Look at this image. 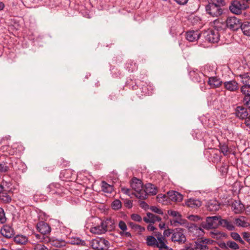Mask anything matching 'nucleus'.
<instances>
[{
  "label": "nucleus",
  "instance_id": "nucleus-13",
  "mask_svg": "<svg viewBox=\"0 0 250 250\" xmlns=\"http://www.w3.org/2000/svg\"><path fill=\"white\" fill-rule=\"evenodd\" d=\"M130 186L135 191L134 193L135 196L139 198L138 195H141L142 191L144 190L141 181L136 178H133L130 182Z\"/></svg>",
  "mask_w": 250,
  "mask_h": 250
},
{
  "label": "nucleus",
  "instance_id": "nucleus-19",
  "mask_svg": "<svg viewBox=\"0 0 250 250\" xmlns=\"http://www.w3.org/2000/svg\"><path fill=\"white\" fill-rule=\"evenodd\" d=\"M0 233L6 238H10L14 235V230L9 226L4 225L0 229Z\"/></svg>",
  "mask_w": 250,
  "mask_h": 250
},
{
  "label": "nucleus",
  "instance_id": "nucleus-64",
  "mask_svg": "<svg viewBox=\"0 0 250 250\" xmlns=\"http://www.w3.org/2000/svg\"><path fill=\"white\" fill-rule=\"evenodd\" d=\"M246 212L247 214H250V205L247 207Z\"/></svg>",
  "mask_w": 250,
  "mask_h": 250
},
{
  "label": "nucleus",
  "instance_id": "nucleus-36",
  "mask_svg": "<svg viewBox=\"0 0 250 250\" xmlns=\"http://www.w3.org/2000/svg\"><path fill=\"white\" fill-rule=\"evenodd\" d=\"M125 67L129 72H132L136 70L138 66L135 62L130 61L126 63Z\"/></svg>",
  "mask_w": 250,
  "mask_h": 250
},
{
  "label": "nucleus",
  "instance_id": "nucleus-2",
  "mask_svg": "<svg viewBox=\"0 0 250 250\" xmlns=\"http://www.w3.org/2000/svg\"><path fill=\"white\" fill-rule=\"evenodd\" d=\"M114 228V223L111 219H109L102 221L100 225L91 228L90 231L92 233L101 234L108 230H111Z\"/></svg>",
  "mask_w": 250,
  "mask_h": 250
},
{
  "label": "nucleus",
  "instance_id": "nucleus-50",
  "mask_svg": "<svg viewBox=\"0 0 250 250\" xmlns=\"http://www.w3.org/2000/svg\"><path fill=\"white\" fill-rule=\"evenodd\" d=\"M130 225H131L132 228L136 229H138L140 232H143L145 230V228L143 227H142L140 225L133 224V223H131Z\"/></svg>",
  "mask_w": 250,
  "mask_h": 250
},
{
  "label": "nucleus",
  "instance_id": "nucleus-56",
  "mask_svg": "<svg viewBox=\"0 0 250 250\" xmlns=\"http://www.w3.org/2000/svg\"><path fill=\"white\" fill-rule=\"evenodd\" d=\"M121 191L125 194L127 195H129V196L130 195V193H131V190L129 188H126L125 187H122Z\"/></svg>",
  "mask_w": 250,
  "mask_h": 250
},
{
  "label": "nucleus",
  "instance_id": "nucleus-11",
  "mask_svg": "<svg viewBox=\"0 0 250 250\" xmlns=\"http://www.w3.org/2000/svg\"><path fill=\"white\" fill-rule=\"evenodd\" d=\"M219 33L218 29H209L205 33L206 41L210 42H217L219 40Z\"/></svg>",
  "mask_w": 250,
  "mask_h": 250
},
{
  "label": "nucleus",
  "instance_id": "nucleus-10",
  "mask_svg": "<svg viewBox=\"0 0 250 250\" xmlns=\"http://www.w3.org/2000/svg\"><path fill=\"white\" fill-rule=\"evenodd\" d=\"M241 20L236 17H229L226 20V25L228 28L233 31H236L241 28Z\"/></svg>",
  "mask_w": 250,
  "mask_h": 250
},
{
  "label": "nucleus",
  "instance_id": "nucleus-9",
  "mask_svg": "<svg viewBox=\"0 0 250 250\" xmlns=\"http://www.w3.org/2000/svg\"><path fill=\"white\" fill-rule=\"evenodd\" d=\"M249 7L247 3H242L240 1L234 0L229 6L230 11L235 14H240L242 12V10H245Z\"/></svg>",
  "mask_w": 250,
  "mask_h": 250
},
{
  "label": "nucleus",
  "instance_id": "nucleus-23",
  "mask_svg": "<svg viewBox=\"0 0 250 250\" xmlns=\"http://www.w3.org/2000/svg\"><path fill=\"white\" fill-rule=\"evenodd\" d=\"M234 223L237 227H241L243 228H246L250 226V223L248 221V219L243 216H240L239 218H235L234 221Z\"/></svg>",
  "mask_w": 250,
  "mask_h": 250
},
{
  "label": "nucleus",
  "instance_id": "nucleus-30",
  "mask_svg": "<svg viewBox=\"0 0 250 250\" xmlns=\"http://www.w3.org/2000/svg\"><path fill=\"white\" fill-rule=\"evenodd\" d=\"M14 242L18 245H25L28 241V238L23 235H17L14 238Z\"/></svg>",
  "mask_w": 250,
  "mask_h": 250
},
{
  "label": "nucleus",
  "instance_id": "nucleus-35",
  "mask_svg": "<svg viewBox=\"0 0 250 250\" xmlns=\"http://www.w3.org/2000/svg\"><path fill=\"white\" fill-rule=\"evenodd\" d=\"M238 77L241 80V82L243 85H250V77L248 73H244L240 74Z\"/></svg>",
  "mask_w": 250,
  "mask_h": 250
},
{
  "label": "nucleus",
  "instance_id": "nucleus-44",
  "mask_svg": "<svg viewBox=\"0 0 250 250\" xmlns=\"http://www.w3.org/2000/svg\"><path fill=\"white\" fill-rule=\"evenodd\" d=\"M6 221V218L5 217L4 209L2 208H0V223L4 224Z\"/></svg>",
  "mask_w": 250,
  "mask_h": 250
},
{
  "label": "nucleus",
  "instance_id": "nucleus-31",
  "mask_svg": "<svg viewBox=\"0 0 250 250\" xmlns=\"http://www.w3.org/2000/svg\"><path fill=\"white\" fill-rule=\"evenodd\" d=\"M241 29L243 34L250 37V22L245 21L241 24Z\"/></svg>",
  "mask_w": 250,
  "mask_h": 250
},
{
  "label": "nucleus",
  "instance_id": "nucleus-57",
  "mask_svg": "<svg viewBox=\"0 0 250 250\" xmlns=\"http://www.w3.org/2000/svg\"><path fill=\"white\" fill-rule=\"evenodd\" d=\"M244 103L249 108H250V96L244 97Z\"/></svg>",
  "mask_w": 250,
  "mask_h": 250
},
{
  "label": "nucleus",
  "instance_id": "nucleus-25",
  "mask_svg": "<svg viewBox=\"0 0 250 250\" xmlns=\"http://www.w3.org/2000/svg\"><path fill=\"white\" fill-rule=\"evenodd\" d=\"M48 242L55 247L61 248L66 245V242L62 239H58L54 237L49 238Z\"/></svg>",
  "mask_w": 250,
  "mask_h": 250
},
{
  "label": "nucleus",
  "instance_id": "nucleus-53",
  "mask_svg": "<svg viewBox=\"0 0 250 250\" xmlns=\"http://www.w3.org/2000/svg\"><path fill=\"white\" fill-rule=\"evenodd\" d=\"M167 196L162 194H159L157 197L158 201L161 202H164L165 200H167Z\"/></svg>",
  "mask_w": 250,
  "mask_h": 250
},
{
  "label": "nucleus",
  "instance_id": "nucleus-49",
  "mask_svg": "<svg viewBox=\"0 0 250 250\" xmlns=\"http://www.w3.org/2000/svg\"><path fill=\"white\" fill-rule=\"evenodd\" d=\"M243 237L244 240L246 241L250 244V233L248 232H243Z\"/></svg>",
  "mask_w": 250,
  "mask_h": 250
},
{
  "label": "nucleus",
  "instance_id": "nucleus-33",
  "mask_svg": "<svg viewBox=\"0 0 250 250\" xmlns=\"http://www.w3.org/2000/svg\"><path fill=\"white\" fill-rule=\"evenodd\" d=\"M102 189L104 193H111L114 190V188L112 185L107 184L104 181L102 182Z\"/></svg>",
  "mask_w": 250,
  "mask_h": 250
},
{
  "label": "nucleus",
  "instance_id": "nucleus-15",
  "mask_svg": "<svg viewBox=\"0 0 250 250\" xmlns=\"http://www.w3.org/2000/svg\"><path fill=\"white\" fill-rule=\"evenodd\" d=\"M224 88L230 92H236L239 89L238 83L235 80L226 81L223 83Z\"/></svg>",
  "mask_w": 250,
  "mask_h": 250
},
{
  "label": "nucleus",
  "instance_id": "nucleus-1",
  "mask_svg": "<svg viewBox=\"0 0 250 250\" xmlns=\"http://www.w3.org/2000/svg\"><path fill=\"white\" fill-rule=\"evenodd\" d=\"M208 2L206 6L208 14L212 17H218L222 15L223 10L221 6L225 4L224 0H208Z\"/></svg>",
  "mask_w": 250,
  "mask_h": 250
},
{
  "label": "nucleus",
  "instance_id": "nucleus-17",
  "mask_svg": "<svg viewBox=\"0 0 250 250\" xmlns=\"http://www.w3.org/2000/svg\"><path fill=\"white\" fill-rule=\"evenodd\" d=\"M200 35L201 33L198 30L188 31L186 34L187 40L190 42L197 41L199 39Z\"/></svg>",
  "mask_w": 250,
  "mask_h": 250
},
{
  "label": "nucleus",
  "instance_id": "nucleus-20",
  "mask_svg": "<svg viewBox=\"0 0 250 250\" xmlns=\"http://www.w3.org/2000/svg\"><path fill=\"white\" fill-rule=\"evenodd\" d=\"M208 83L211 88H216L219 87L223 82L217 77H210L208 78Z\"/></svg>",
  "mask_w": 250,
  "mask_h": 250
},
{
  "label": "nucleus",
  "instance_id": "nucleus-59",
  "mask_svg": "<svg viewBox=\"0 0 250 250\" xmlns=\"http://www.w3.org/2000/svg\"><path fill=\"white\" fill-rule=\"evenodd\" d=\"M176 2L180 5L186 4L188 0H174Z\"/></svg>",
  "mask_w": 250,
  "mask_h": 250
},
{
  "label": "nucleus",
  "instance_id": "nucleus-24",
  "mask_svg": "<svg viewBox=\"0 0 250 250\" xmlns=\"http://www.w3.org/2000/svg\"><path fill=\"white\" fill-rule=\"evenodd\" d=\"M192 80L195 83H200L203 81L204 74L198 71H192L189 73Z\"/></svg>",
  "mask_w": 250,
  "mask_h": 250
},
{
  "label": "nucleus",
  "instance_id": "nucleus-18",
  "mask_svg": "<svg viewBox=\"0 0 250 250\" xmlns=\"http://www.w3.org/2000/svg\"><path fill=\"white\" fill-rule=\"evenodd\" d=\"M202 204L201 201L194 198H189L185 201L186 206L192 208H197L200 207Z\"/></svg>",
  "mask_w": 250,
  "mask_h": 250
},
{
  "label": "nucleus",
  "instance_id": "nucleus-8",
  "mask_svg": "<svg viewBox=\"0 0 250 250\" xmlns=\"http://www.w3.org/2000/svg\"><path fill=\"white\" fill-rule=\"evenodd\" d=\"M91 245L94 250H105L108 248L109 243L104 239L97 238L92 240Z\"/></svg>",
  "mask_w": 250,
  "mask_h": 250
},
{
  "label": "nucleus",
  "instance_id": "nucleus-39",
  "mask_svg": "<svg viewBox=\"0 0 250 250\" xmlns=\"http://www.w3.org/2000/svg\"><path fill=\"white\" fill-rule=\"evenodd\" d=\"M62 177L64 178V180H69L72 175V172L71 169H65L61 173Z\"/></svg>",
  "mask_w": 250,
  "mask_h": 250
},
{
  "label": "nucleus",
  "instance_id": "nucleus-48",
  "mask_svg": "<svg viewBox=\"0 0 250 250\" xmlns=\"http://www.w3.org/2000/svg\"><path fill=\"white\" fill-rule=\"evenodd\" d=\"M131 218L137 222H141L142 220L141 216L137 214H132L131 216Z\"/></svg>",
  "mask_w": 250,
  "mask_h": 250
},
{
  "label": "nucleus",
  "instance_id": "nucleus-62",
  "mask_svg": "<svg viewBox=\"0 0 250 250\" xmlns=\"http://www.w3.org/2000/svg\"><path fill=\"white\" fill-rule=\"evenodd\" d=\"M147 229L150 231H153L156 229V228L152 224H149L147 226Z\"/></svg>",
  "mask_w": 250,
  "mask_h": 250
},
{
  "label": "nucleus",
  "instance_id": "nucleus-40",
  "mask_svg": "<svg viewBox=\"0 0 250 250\" xmlns=\"http://www.w3.org/2000/svg\"><path fill=\"white\" fill-rule=\"evenodd\" d=\"M0 199L4 203H9L11 200V197L7 193L2 191L0 193Z\"/></svg>",
  "mask_w": 250,
  "mask_h": 250
},
{
  "label": "nucleus",
  "instance_id": "nucleus-41",
  "mask_svg": "<svg viewBox=\"0 0 250 250\" xmlns=\"http://www.w3.org/2000/svg\"><path fill=\"white\" fill-rule=\"evenodd\" d=\"M220 149L221 152L224 154V155H228L230 153V150L228 146L226 144L221 145L220 146Z\"/></svg>",
  "mask_w": 250,
  "mask_h": 250
},
{
  "label": "nucleus",
  "instance_id": "nucleus-60",
  "mask_svg": "<svg viewBox=\"0 0 250 250\" xmlns=\"http://www.w3.org/2000/svg\"><path fill=\"white\" fill-rule=\"evenodd\" d=\"M245 123L247 126L250 128V116L245 118Z\"/></svg>",
  "mask_w": 250,
  "mask_h": 250
},
{
  "label": "nucleus",
  "instance_id": "nucleus-28",
  "mask_svg": "<svg viewBox=\"0 0 250 250\" xmlns=\"http://www.w3.org/2000/svg\"><path fill=\"white\" fill-rule=\"evenodd\" d=\"M167 213L169 215L175 218V220H173V224L175 226L176 225V223L182 224L181 215L179 212L173 210H169L167 211Z\"/></svg>",
  "mask_w": 250,
  "mask_h": 250
},
{
  "label": "nucleus",
  "instance_id": "nucleus-6",
  "mask_svg": "<svg viewBox=\"0 0 250 250\" xmlns=\"http://www.w3.org/2000/svg\"><path fill=\"white\" fill-rule=\"evenodd\" d=\"M171 241L179 244H184L186 238L184 234V230L181 228H177L173 230L171 238Z\"/></svg>",
  "mask_w": 250,
  "mask_h": 250
},
{
  "label": "nucleus",
  "instance_id": "nucleus-58",
  "mask_svg": "<svg viewBox=\"0 0 250 250\" xmlns=\"http://www.w3.org/2000/svg\"><path fill=\"white\" fill-rule=\"evenodd\" d=\"M231 236L233 239L235 240L236 241H237L238 240H239L240 239V235L236 232L231 233Z\"/></svg>",
  "mask_w": 250,
  "mask_h": 250
},
{
  "label": "nucleus",
  "instance_id": "nucleus-51",
  "mask_svg": "<svg viewBox=\"0 0 250 250\" xmlns=\"http://www.w3.org/2000/svg\"><path fill=\"white\" fill-rule=\"evenodd\" d=\"M9 167L5 164H0V172H5L8 171Z\"/></svg>",
  "mask_w": 250,
  "mask_h": 250
},
{
  "label": "nucleus",
  "instance_id": "nucleus-34",
  "mask_svg": "<svg viewBox=\"0 0 250 250\" xmlns=\"http://www.w3.org/2000/svg\"><path fill=\"white\" fill-rule=\"evenodd\" d=\"M220 225L226 228L229 230H232L234 229L235 228L232 222L229 221L226 219H221Z\"/></svg>",
  "mask_w": 250,
  "mask_h": 250
},
{
  "label": "nucleus",
  "instance_id": "nucleus-16",
  "mask_svg": "<svg viewBox=\"0 0 250 250\" xmlns=\"http://www.w3.org/2000/svg\"><path fill=\"white\" fill-rule=\"evenodd\" d=\"M37 229L39 232L43 235L49 234L51 230L49 225L43 221H41L37 223Z\"/></svg>",
  "mask_w": 250,
  "mask_h": 250
},
{
  "label": "nucleus",
  "instance_id": "nucleus-55",
  "mask_svg": "<svg viewBox=\"0 0 250 250\" xmlns=\"http://www.w3.org/2000/svg\"><path fill=\"white\" fill-rule=\"evenodd\" d=\"M190 220L193 221H198L201 219V217L198 215H191L188 217Z\"/></svg>",
  "mask_w": 250,
  "mask_h": 250
},
{
  "label": "nucleus",
  "instance_id": "nucleus-22",
  "mask_svg": "<svg viewBox=\"0 0 250 250\" xmlns=\"http://www.w3.org/2000/svg\"><path fill=\"white\" fill-rule=\"evenodd\" d=\"M232 209L236 214L242 212L245 210L244 205L240 201H234L232 204Z\"/></svg>",
  "mask_w": 250,
  "mask_h": 250
},
{
  "label": "nucleus",
  "instance_id": "nucleus-63",
  "mask_svg": "<svg viewBox=\"0 0 250 250\" xmlns=\"http://www.w3.org/2000/svg\"><path fill=\"white\" fill-rule=\"evenodd\" d=\"M146 89L148 91V94H147V95H149L152 93L153 88L151 85L148 84V86L147 87Z\"/></svg>",
  "mask_w": 250,
  "mask_h": 250
},
{
  "label": "nucleus",
  "instance_id": "nucleus-61",
  "mask_svg": "<svg viewBox=\"0 0 250 250\" xmlns=\"http://www.w3.org/2000/svg\"><path fill=\"white\" fill-rule=\"evenodd\" d=\"M210 233L211 234L212 237L214 238H217L218 236H219L220 235V232L218 231H216L215 232H211Z\"/></svg>",
  "mask_w": 250,
  "mask_h": 250
},
{
  "label": "nucleus",
  "instance_id": "nucleus-5",
  "mask_svg": "<svg viewBox=\"0 0 250 250\" xmlns=\"http://www.w3.org/2000/svg\"><path fill=\"white\" fill-rule=\"evenodd\" d=\"M212 241L209 239L201 238L195 242L193 248L190 247H186L183 250H206L208 249V245L211 244Z\"/></svg>",
  "mask_w": 250,
  "mask_h": 250
},
{
  "label": "nucleus",
  "instance_id": "nucleus-43",
  "mask_svg": "<svg viewBox=\"0 0 250 250\" xmlns=\"http://www.w3.org/2000/svg\"><path fill=\"white\" fill-rule=\"evenodd\" d=\"M121 207L122 203L119 200H115L112 203V208L114 209H118L120 208Z\"/></svg>",
  "mask_w": 250,
  "mask_h": 250
},
{
  "label": "nucleus",
  "instance_id": "nucleus-27",
  "mask_svg": "<svg viewBox=\"0 0 250 250\" xmlns=\"http://www.w3.org/2000/svg\"><path fill=\"white\" fill-rule=\"evenodd\" d=\"M236 116L241 119H245L248 115L247 110L245 107L239 106L235 109Z\"/></svg>",
  "mask_w": 250,
  "mask_h": 250
},
{
  "label": "nucleus",
  "instance_id": "nucleus-21",
  "mask_svg": "<svg viewBox=\"0 0 250 250\" xmlns=\"http://www.w3.org/2000/svg\"><path fill=\"white\" fill-rule=\"evenodd\" d=\"M143 220L146 223H154L156 222H159L161 220V218L153 213L148 212L146 216L143 218Z\"/></svg>",
  "mask_w": 250,
  "mask_h": 250
},
{
  "label": "nucleus",
  "instance_id": "nucleus-3",
  "mask_svg": "<svg viewBox=\"0 0 250 250\" xmlns=\"http://www.w3.org/2000/svg\"><path fill=\"white\" fill-rule=\"evenodd\" d=\"M221 219L220 216H217L207 217L206 221L202 222L201 226L208 230L215 229L220 225Z\"/></svg>",
  "mask_w": 250,
  "mask_h": 250
},
{
  "label": "nucleus",
  "instance_id": "nucleus-52",
  "mask_svg": "<svg viewBox=\"0 0 250 250\" xmlns=\"http://www.w3.org/2000/svg\"><path fill=\"white\" fill-rule=\"evenodd\" d=\"M174 229H167L164 230L163 233V237L166 238V237H168L170 234L172 235L173 231Z\"/></svg>",
  "mask_w": 250,
  "mask_h": 250
},
{
  "label": "nucleus",
  "instance_id": "nucleus-46",
  "mask_svg": "<svg viewBox=\"0 0 250 250\" xmlns=\"http://www.w3.org/2000/svg\"><path fill=\"white\" fill-rule=\"evenodd\" d=\"M72 243L74 245H81L85 246V242L84 241L81 240L79 238H75L72 240Z\"/></svg>",
  "mask_w": 250,
  "mask_h": 250
},
{
  "label": "nucleus",
  "instance_id": "nucleus-26",
  "mask_svg": "<svg viewBox=\"0 0 250 250\" xmlns=\"http://www.w3.org/2000/svg\"><path fill=\"white\" fill-rule=\"evenodd\" d=\"M168 195L169 199L174 202H180L183 199V196L181 194L175 191L168 192Z\"/></svg>",
  "mask_w": 250,
  "mask_h": 250
},
{
  "label": "nucleus",
  "instance_id": "nucleus-37",
  "mask_svg": "<svg viewBox=\"0 0 250 250\" xmlns=\"http://www.w3.org/2000/svg\"><path fill=\"white\" fill-rule=\"evenodd\" d=\"M241 92L244 97L250 96V85H243L240 89Z\"/></svg>",
  "mask_w": 250,
  "mask_h": 250
},
{
  "label": "nucleus",
  "instance_id": "nucleus-7",
  "mask_svg": "<svg viewBox=\"0 0 250 250\" xmlns=\"http://www.w3.org/2000/svg\"><path fill=\"white\" fill-rule=\"evenodd\" d=\"M158 192L157 188L154 185L148 183L146 184L145 189L142 191L141 195H138L139 199L141 200L146 199L148 194L156 195Z\"/></svg>",
  "mask_w": 250,
  "mask_h": 250
},
{
  "label": "nucleus",
  "instance_id": "nucleus-54",
  "mask_svg": "<svg viewBox=\"0 0 250 250\" xmlns=\"http://www.w3.org/2000/svg\"><path fill=\"white\" fill-rule=\"evenodd\" d=\"M151 209L152 211H153L155 213H158L159 214H163V212L162 210L156 207H152L151 208Z\"/></svg>",
  "mask_w": 250,
  "mask_h": 250
},
{
  "label": "nucleus",
  "instance_id": "nucleus-14",
  "mask_svg": "<svg viewBox=\"0 0 250 250\" xmlns=\"http://www.w3.org/2000/svg\"><path fill=\"white\" fill-rule=\"evenodd\" d=\"M188 229L190 235L195 237L202 236L204 234V231L202 228L195 224H191Z\"/></svg>",
  "mask_w": 250,
  "mask_h": 250
},
{
  "label": "nucleus",
  "instance_id": "nucleus-32",
  "mask_svg": "<svg viewBox=\"0 0 250 250\" xmlns=\"http://www.w3.org/2000/svg\"><path fill=\"white\" fill-rule=\"evenodd\" d=\"M157 248H158L159 250H173L167 246V241L164 237L162 240H160L159 246Z\"/></svg>",
  "mask_w": 250,
  "mask_h": 250
},
{
  "label": "nucleus",
  "instance_id": "nucleus-38",
  "mask_svg": "<svg viewBox=\"0 0 250 250\" xmlns=\"http://www.w3.org/2000/svg\"><path fill=\"white\" fill-rule=\"evenodd\" d=\"M119 227L123 231V233L125 234L126 236H130V233L128 232H126L127 229V226L125 222L121 221L119 223Z\"/></svg>",
  "mask_w": 250,
  "mask_h": 250
},
{
  "label": "nucleus",
  "instance_id": "nucleus-45",
  "mask_svg": "<svg viewBox=\"0 0 250 250\" xmlns=\"http://www.w3.org/2000/svg\"><path fill=\"white\" fill-rule=\"evenodd\" d=\"M227 245L229 248L237 250L239 248L238 245L234 241H229L227 242Z\"/></svg>",
  "mask_w": 250,
  "mask_h": 250
},
{
  "label": "nucleus",
  "instance_id": "nucleus-42",
  "mask_svg": "<svg viewBox=\"0 0 250 250\" xmlns=\"http://www.w3.org/2000/svg\"><path fill=\"white\" fill-rule=\"evenodd\" d=\"M34 250H49L45 245L42 244H35L33 248Z\"/></svg>",
  "mask_w": 250,
  "mask_h": 250
},
{
  "label": "nucleus",
  "instance_id": "nucleus-29",
  "mask_svg": "<svg viewBox=\"0 0 250 250\" xmlns=\"http://www.w3.org/2000/svg\"><path fill=\"white\" fill-rule=\"evenodd\" d=\"M207 208L210 211H217L220 208V205L216 200H210L208 203Z\"/></svg>",
  "mask_w": 250,
  "mask_h": 250
},
{
  "label": "nucleus",
  "instance_id": "nucleus-4",
  "mask_svg": "<svg viewBox=\"0 0 250 250\" xmlns=\"http://www.w3.org/2000/svg\"><path fill=\"white\" fill-rule=\"evenodd\" d=\"M47 188L48 194L54 197L62 196L65 190L64 188L59 183H52L48 186Z\"/></svg>",
  "mask_w": 250,
  "mask_h": 250
},
{
  "label": "nucleus",
  "instance_id": "nucleus-12",
  "mask_svg": "<svg viewBox=\"0 0 250 250\" xmlns=\"http://www.w3.org/2000/svg\"><path fill=\"white\" fill-rule=\"evenodd\" d=\"M156 237V238L152 235L147 236L146 239V245L152 248H157L159 244L160 240H162L164 237L161 232H158Z\"/></svg>",
  "mask_w": 250,
  "mask_h": 250
},
{
  "label": "nucleus",
  "instance_id": "nucleus-47",
  "mask_svg": "<svg viewBox=\"0 0 250 250\" xmlns=\"http://www.w3.org/2000/svg\"><path fill=\"white\" fill-rule=\"evenodd\" d=\"M148 84H149L144 82H142L140 84V85L142 86V92L144 93V95H147V94H148V91L146 89L148 86Z\"/></svg>",
  "mask_w": 250,
  "mask_h": 250
}]
</instances>
